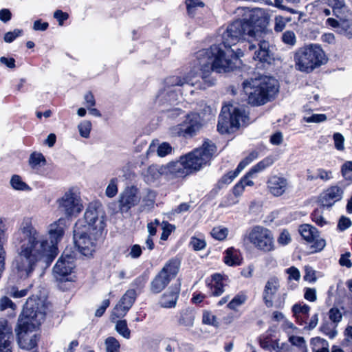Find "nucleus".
Here are the masks:
<instances>
[{
  "instance_id": "72a5a7b5",
  "label": "nucleus",
  "mask_w": 352,
  "mask_h": 352,
  "mask_svg": "<svg viewBox=\"0 0 352 352\" xmlns=\"http://www.w3.org/2000/svg\"><path fill=\"white\" fill-rule=\"evenodd\" d=\"M195 315L194 311L190 308L182 309L179 314V324L186 327L193 326Z\"/></svg>"
},
{
  "instance_id": "2f4dec72",
  "label": "nucleus",
  "mask_w": 352,
  "mask_h": 352,
  "mask_svg": "<svg viewBox=\"0 0 352 352\" xmlns=\"http://www.w3.org/2000/svg\"><path fill=\"white\" fill-rule=\"evenodd\" d=\"M157 151V154L160 157H164L168 154L170 153L172 151V147L167 142H163L160 144H158L157 142L153 141L147 151V154L149 155L155 151Z\"/></svg>"
},
{
  "instance_id": "de8ad7c7",
  "label": "nucleus",
  "mask_w": 352,
  "mask_h": 352,
  "mask_svg": "<svg viewBox=\"0 0 352 352\" xmlns=\"http://www.w3.org/2000/svg\"><path fill=\"white\" fill-rule=\"evenodd\" d=\"M243 170L240 168L238 166L235 170L230 171L227 174L224 175L221 179L219 180V184H230L242 171Z\"/></svg>"
},
{
  "instance_id": "6e6d98bb",
  "label": "nucleus",
  "mask_w": 352,
  "mask_h": 352,
  "mask_svg": "<svg viewBox=\"0 0 352 352\" xmlns=\"http://www.w3.org/2000/svg\"><path fill=\"white\" fill-rule=\"evenodd\" d=\"M333 139L334 141V146L338 151H344V138L340 133H335L333 135Z\"/></svg>"
},
{
  "instance_id": "e2e57ef3",
  "label": "nucleus",
  "mask_w": 352,
  "mask_h": 352,
  "mask_svg": "<svg viewBox=\"0 0 352 352\" xmlns=\"http://www.w3.org/2000/svg\"><path fill=\"white\" fill-rule=\"evenodd\" d=\"M190 244L195 250H201L206 247L205 241L197 237H192Z\"/></svg>"
},
{
  "instance_id": "5701e85b",
  "label": "nucleus",
  "mask_w": 352,
  "mask_h": 352,
  "mask_svg": "<svg viewBox=\"0 0 352 352\" xmlns=\"http://www.w3.org/2000/svg\"><path fill=\"white\" fill-rule=\"evenodd\" d=\"M280 282L276 277H271L266 282L263 292V298L267 307L273 306V300L278 294Z\"/></svg>"
},
{
  "instance_id": "864d4df0",
  "label": "nucleus",
  "mask_w": 352,
  "mask_h": 352,
  "mask_svg": "<svg viewBox=\"0 0 352 352\" xmlns=\"http://www.w3.org/2000/svg\"><path fill=\"white\" fill-rule=\"evenodd\" d=\"M282 41L286 45L294 46L296 43V37L294 32L289 30L285 32L282 36Z\"/></svg>"
},
{
  "instance_id": "c756f323",
  "label": "nucleus",
  "mask_w": 352,
  "mask_h": 352,
  "mask_svg": "<svg viewBox=\"0 0 352 352\" xmlns=\"http://www.w3.org/2000/svg\"><path fill=\"white\" fill-rule=\"evenodd\" d=\"M179 261L177 259L173 258L169 260L163 268L161 270L162 274H164L168 280H170L175 278L178 273L179 268Z\"/></svg>"
},
{
  "instance_id": "603ef678",
  "label": "nucleus",
  "mask_w": 352,
  "mask_h": 352,
  "mask_svg": "<svg viewBox=\"0 0 352 352\" xmlns=\"http://www.w3.org/2000/svg\"><path fill=\"white\" fill-rule=\"evenodd\" d=\"M169 133L172 136H183V137H188L187 134H186V130L184 128V123L171 126L169 129Z\"/></svg>"
},
{
  "instance_id": "a211bd4d",
  "label": "nucleus",
  "mask_w": 352,
  "mask_h": 352,
  "mask_svg": "<svg viewBox=\"0 0 352 352\" xmlns=\"http://www.w3.org/2000/svg\"><path fill=\"white\" fill-rule=\"evenodd\" d=\"M289 188V181L282 175H272L267 179V191L274 197H278L283 195Z\"/></svg>"
},
{
  "instance_id": "393cba45",
  "label": "nucleus",
  "mask_w": 352,
  "mask_h": 352,
  "mask_svg": "<svg viewBox=\"0 0 352 352\" xmlns=\"http://www.w3.org/2000/svg\"><path fill=\"white\" fill-rule=\"evenodd\" d=\"M343 189L338 186H333L329 188L322 195L321 202L323 206H331L336 201L342 199Z\"/></svg>"
},
{
  "instance_id": "13d9d810",
  "label": "nucleus",
  "mask_w": 352,
  "mask_h": 352,
  "mask_svg": "<svg viewBox=\"0 0 352 352\" xmlns=\"http://www.w3.org/2000/svg\"><path fill=\"white\" fill-rule=\"evenodd\" d=\"M23 31L21 30L15 29L12 32H8L4 35V41L6 43H12L15 38L22 35Z\"/></svg>"
},
{
  "instance_id": "3c124183",
  "label": "nucleus",
  "mask_w": 352,
  "mask_h": 352,
  "mask_svg": "<svg viewBox=\"0 0 352 352\" xmlns=\"http://www.w3.org/2000/svg\"><path fill=\"white\" fill-rule=\"evenodd\" d=\"M202 322L204 324L212 325L214 327H217L219 324L216 316L208 311H205L203 313Z\"/></svg>"
},
{
  "instance_id": "2eb2a0df",
  "label": "nucleus",
  "mask_w": 352,
  "mask_h": 352,
  "mask_svg": "<svg viewBox=\"0 0 352 352\" xmlns=\"http://www.w3.org/2000/svg\"><path fill=\"white\" fill-rule=\"evenodd\" d=\"M141 200L139 189L135 186L126 187L118 197L119 212L127 213L131 208L138 206Z\"/></svg>"
},
{
  "instance_id": "f257e3e1",
  "label": "nucleus",
  "mask_w": 352,
  "mask_h": 352,
  "mask_svg": "<svg viewBox=\"0 0 352 352\" xmlns=\"http://www.w3.org/2000/svg\"><path fill=\"white\" fill-rule=\"evenodd\" d=\"M65 229V219L60 217L47 226V239L36 229L31 218L23 219L14 234L16 256L12 263L21 277H28L41 261L52 262L58 254V244Z\"/></svg>"
},
{
  "instance_id": "e433bc0d",
  "label": "nucleus",
  "mask_w": 352,
  "mask_h": 352,
  "mask_svg": "<svg viewBox=\"0 0 352 352\" xmlns=\"http://www.w3.org/2000/svg\"><path fill=\"white\" fill-rule=\"evenodd\" d=\"M311 344L313 352H329V343L324 339L314 338L311 339Z\"/></svg>"
},
{
  "instance_id": "4c0bfd02",
  "label": "nucleus",
  "mask_w": 352,
  "mask_h": 352,
  "mask_svg": "<svg viewBox=\"0 0 352 352\" xmlns=\"http://www.w3.org/2000/svg\"><path fill=\"white\" fill-rule=\"evenodd\" d=\"M274 163V160L271 157H266L252 166L249 170V175H254L264 170Z\"/></svg>"
},
{
  "instance_id": "a878e982",
  "label": "nucleus",
  "mask_w": 352,
  "mask_h": 352,
  "mask_svg": "<svg viewBox=\"0 0 352 352\" xmlns=\"http://www.w3.org/2000/svg\"><path fill=\"white\" fill-rule=\"evenodd\" d=\"M180 292L179 284L175 285L169 288L161 297L160 303L164 308L175 307Z\"/></svg>"
},
{
  "instance_id": "ea45409f",
  "label": "nucleus",
  "mask_w": 352,
  "mask_h": 352,
  "mask_svg": "<svg viewBox=\"0 0 352 352\" xmlns=\"http://www.w3.org/2000/svg\"><path fill=\"white\" fill-rule=\"evenodd\" d=\"M118 179L111 178L105 189V195L109 198L114 197L118 192Z\"/></svg>"
},
{
  "instance_id": "1a4fd4ad",
  "label": "nucleus",
  "mask_w": 352,
  "mask_h": 352,
  "mask_svg": "<svg viewBox=\"0 0 352 352\" xmlns=\"http://www.w3.org/2000/svg\"><path fill=\"white\" fill-rule=\"evenodd\" d=\"M215 151V145L212 142L207 140L203 143L201 146L181 157L189 174H192L208 165Z\"/></svg>"
},
{
  "instance_id": "7ed1b4c3",
  "label": "nucleus",
  "mask_w": 352,
  "mask_h": 352,
  "mask_svg": "<svg viewBox=\"0 0 352 352\" xmlns=\"http://www.w3.org/2000/svg\"><path fill=\"white\" fill-rule=\"evenodd\" d=\"M34 302L35 300L32 298L27 300L19 318L18 329H16L18 344L20 348L25 350L36 346L38 338L36 329L45 318L43 305L39 306V303H36L34 307Z\"/></svg>"
},
{
  "instance_id": "5fc2aeb1",
  "label": "nucleus",
  "mask_w": 352,
  "mask_h": 352,
  "mask_svg": "<svg viewBox=\"0 0 352 352\" xmlns=\"http://www.w3.org/2000/svg\"><path fill=\"white\" fill-rule=\"evenodd\" d=\"M342 176L347 180L352 181V162L347 161L341 168Z\"/></svg>"
},
{
  "instance_id": "37998d69",
  "label": "nucleus",
  "mask_w": 352,
  "mask_h": 352,
  "mask_svg": "<svg viewBox=\"0 0 352 352\" xmlns=\"http://www.w3.org/2000/svg\"><path fill=\"white\" fill-rule=\"evenodd\" d=\"M92 129V124L89 120H83L78 125L79 134L82 138H89Z\"/></svg>"
},
{
  "instance_id": "6e6552de",
  "label": "nucleus",
  "mask_w": 352,
  "mask_h": 352,
  "mask_svg": "<svg viewBox=\"0 0 352 352\" xmlns=\"http://www.w3.org/2000/svg\"><path fill=\"white\" fill-rule=\"evenodd\" d=\"M251 39L244 45L249 51L255 50L253 58L261 63L270 64L274 60V54L268 38L272 34L270 30H250Z\"/></svg>"
},
{
  "instance_id": "dca6fc26",
  "label": "nucleus",
  "mask_w": 352,
  "mask_h": 352,
  "mask_svg": "<svg viewBox=\"0 0 352 352\" xmlns=\"http://www.w3.org/2000/svg\"><path fill=\"white\" fill-rule=\"evenodd\" d=\"M75 267L74 258L64 254L58 259L53 267L54 275L58 280H62L65 278L69 280V278L67 276L74 272Z\"/></svg>"
},
{
  "instance_id": "58836bf2",
  "label": "nucleus",
  "mask_w": 352,
  "mask_h": 352,
  "mask_svg": "<svg viewBox=\"0 0 352 352\" xmlns=\"http://www.w3.org/2000/svg\"><path fill=\"white\" fill-rule=\"evenodd\" d=\"M247 299V296L244 293L241 292L228 302L227 307L231 310L236 311L239 307L246 302Z\"/></svg>"
},
{
  "instance_id": "6ab92c4d",
  "label": "nucleus",
  "mask_w": 352,
  "mask_h": 352,
  "mask_svg": "<svg viewBox=\"0 0 352 352\" xmlns=\"http://www.w3.org/2000/svg\"><path fill=\"white\" fill-rule=\"evenodd\" d=\"M12 327L3 318L0 319V352H12Z\"/></svg>"
},
{
  "instance_id": "79ce46f5",
  "label": "nucleus",
  "mask_w": 352,
  "mask_h": 352,
  "mask_svg": "<svg viewBox=\"0 0 352 352\" xmlns=\"http://www.w3.org/2000/svg\"><path fill=\"white\" fill-rule=\"evenodd\" d=\"M186 8L190 16H194L199 8H204V3L201 0H186Z\"/></svg>"
},
{
  "instance_id": "774afa93",
  "label": "nucleus",
  "mask_w": 352,
  "mask_h": 352,
  "mask_svg": "<svg viewBox=\"0 0 352 352\" xmlns=\"http://www.w3.org/2000/svg\"><path fill=\"white\" fill-rule=\"evenodd\" d=\"M16 305L12 302V300L6 297H2L0 299V309L1 310H4L7 308H11L12 309H15Z\"/></svg>"
},
{
  "instance_id": "a19ab883",
  "label": "nucleus",
  "mask_w": 352,
  "mask_h": 352,
  "mask_svg": "<svg viewBox=\"0 0 352 352\" xmlns=\"http://www.w3.org/2000/svg\"><path fill=\"white\" fill-rule=\"evenodd\" d=\"M106 352H120V344L114 337L109 336L104 340Z\"/></svg>"
},
{
  "instance_id": "412c9836",
  "label": "nucleus",
  "mask_w": 352,
  "mask_h": 352,
  "mask_svg": "<svg viewBox=\"0 0 352 352\" xmlns=\"http://www.w3.org/2000/svg\"><path fill=\"white\" fill-rule=\"evenodd\" d=\"M338 20L329 18L327 19V24L336 28L337 32L346 36H352V14L349 12L342 16L338 17Z\"/></svg>"
},
{
  "instance_id": "aec40b11",
  "label": "nucleus",
  "mask_w": 352,
  "mask_h": 352,
  "mask_svg": "<svg viewBox=\"0 0 352 352\" xmlns=\"http://www.w3.org/2000/svg\"><path fill=\"white\" fill-rule=\"evenodd\" d=\"M135 299L136 292L134 289L127 290L114 307L112 316L124 317L135 302Z\"/></svg>"
},
{
  "instance_id": "09e8293b",
  "label": "nucleus",
  "mask_w": 352,
  "mask_h": 352,
  "mask_svg": "<svg viewBox=\"0 0 352 352\" xmlns=\"http://www.w3.org/2000/svg\"><path fill=\"white\" fill-rule=\"evenodd\" d=\"M228 234V228L225 227H215L211 231V234L214 239L221 241L226 238Z\"/></svg>"
},
{
  "instance_id": "473e14b6",
  "label": "nucleus",
  "mask_w": 352,
  "mask_h": 352,
  "mask_svg": "<svg viewBox=\"0 0 352 352\" xmlns=\"http://www.w3.org/2000/svg\"><path fill=\"white\" fill-rule=\"evenodd\" d=\"M169 282L168 278L160 272L151 283V290L154 294H158L166 287Z\"/></svg>"
},
{
  "instance_id": "f8f14e48",
  "label": "nucleus",
  "mask_w": 352,
  "mask_h": 352,
  "mask_svg": "<svg viewBox=\"0 0 352 352\" xmlns=\"http://www.w3.org/2000/svg\"><path fill=\"white\" fill-rule=\"evenodd\" d=\"M102 234H96V232H89L82 228L80 223H76L74 230V240L75 245L80 253L89 257L96 250V241Z\"/></svg>"
},
{
  "instance_id": "bb28decb",
  "label": "nucleus",
  "mask_w": 352,
  "mask_h": 352,
  "mask_svg": "<svg viewBox=\"0 0 352 352\" xmlns=\"http://www.w3.org/2000/svg\"><path fill=\"white\" fill-rule=\"evenodd\" d=\"M228 282V276L220 274H213L211 283L209 284L212 295L215 296H221L224 292V287L227 285Z\"/></svg>"
},
{
  "instance_id": "cd10ccee",
  "label": "nucleus",
  "mask_w": 352,
  "mask_h": 352,
  "mask_svg": "<svg viewBox=\"0 0 352 352\" xmlns=\"http://www.w3.org/2000/svg\"><path fill=\"white\" fill-rule=\"evenodd\" d=\"M165 87L157 96L158 102L161 104L174 103L178 100V94L173 87L175 86H167L164 82Z\"/></svg>"
},
{
  "instance_id": "7c9ffc66",
  "label": "nucleus",
  "mask_w": 352,
  "mask_h": 352,
  "mask_svg": "<svg viewBox=\"0 0 352 352\" xmlns=\"http://www.w3.org/2000/svg\"><path fill=\"white\" fill-rule=\"evenodd\" d=\"M223 261L229 266H236L241 264V254L234 248H229L225 251Z\"/></svg>"
},
{
  "instance_id": "423d86ee",
  "label": "nucleus",
  "mask_w": 352,
  "mask_h": 352,
  "mask_svg": "<svg viewBox=\"0 0 352 352\" xmlns=\"http://www.w3.org/2000/svg\"><path fill=\"white\" fill-rule=\"evenodd\" d=\"M296 68L300 72L310 73L327 62V56L317 44L300 47L294 54Z\"/></svg>"
},
{
  "instance_id": "20e7f679",
  "label": "nucleus",
  "mask_w": 352,
  "mask_h": 352,
  "mask_svg": "<svg viewBox=\"0 0 352 352\" xmlns=\"http://www.w3.org/2000/svg\"><path fill=\"white\" fill-rule=\"evenodd\" d=\"M250 30H254L249 23L243 19L236 20L228 26L226 30L222 34V43L227 49L226 52L217 45L222 50L227 59L232 61L230 57L239 58L243 56L244 50L239 48L232 49V47L246 39V36H248V41H249L251 39ZM232 64L234 67V63Z\"/></svg>"
},
{
  "instance_id": "c03bdc74",
  "label": "nucleus",
  "mask_w": 352,
  "mask_h": 352,
  "mask_svg": "<svg viewBox=\"0 0 352 352\" xmlns=\"http://www.w3.org/2000/svg\"><path fill=\"white\" fill-rule=\"evenodd\" d=\"M29 163L32 168H38L45 164V160L41 153H33L30 157Z\"/></svg>"
},
{
  "instance_id": "0eeeda50",
  "label": "nucleus",
  "mask_w": 352,
  "mask_h": 352,
  "mask_svg": "<svg viewBox=\"0 0 352 352\" xmlns=\"http://www.w3.org/2000/svg\"><path fill=\"white\" fill-rule=\"evenodd\" d=\"M248 120V115L244 107L233 104L224 106L219 116L217 130L222 134L229 133L247 124Z\"/></svg>"
},
{
  "instance_id": "49530a36",
  "label": "nucleus",
  "mask_w": 352,
  "mask_h": 352,
  "mask_svg": "<svg viewBox=\"0 0 352 352\" xmlns=\"http://www.w3.org/2000/svg\"><path fill=\"white\" fill-rule=\"evenodd\" d=\"M116 330L120 336L124 338L129 339L130 338L131 331L127 327L126 320H118L116 324Z\"/></svg>"
},
{
  "instance_id": "f704fd0d",
  "label": "nucleus",
  "mask_w": 352,
  "mask_h": 352,
  "mask_svg": "<svg viewBox=\"0 0 352 352\" xmlns=\"http://www.w3.org/2000/svg\"><path fill=\"white\" fill-rule=\"evenodd\" d=\"M325 3L333 9V14L338 17L349 12L344 0H324Z\"/></svg>"
},
{
  "instance_id": "8fccbe9b",
  "label": "nucleus",
  "mask_w": 352,
  "mask_h": 352,
  "mask_svg": "<svg viewBox=\"0 0 352 352\" xmlns=\"http://www.w3.org/2000/svg\"><path fill=\"white\" fill-rule=\"evenodd\" d=\"M312 221L316 223L318 226L322 227L328 225L329 223L322 216V211L320 209H316L311 214Z\"/></svg>"
},
{
  "instance_id": "bf43d9fd",
  "label": "nucleus",
  "mask_w": 352,
  "mask_h": 352,
  "mask_svg": "<svg viewBox=\"0 0 352 352\" xmlns=\"http://www.w3.org/2000/svg\"><path fill=\"white\" fill-rule=\"evenodd\" d=\"M245 178H241L240 181L235 184L233 188L232 192L235 197H239L242 195L245 190Z\"/></svg>"
},
{
  "instance_id": "680f3d73",
  "label": "nucleus",
  "mask_w": 352,
  "mask_h": 352,
  "mask_svg": "<svg viewBox=\"0 0 352 352\" xmlns=\"http://www.w3.org/2000/svg\"><path fill=\"white\" fill-rule=\"evenodd\" d=\"M303 120L307 123H320L325 121L327 116L325 114H313L311 116L304 117Z\"/></svg>"
},
{
  "instance_id": "b1692460",
  "label": "nucleus",
  "mask_w": 352,
  "mask_h": 352,
  "mask_svg": "<svg viewBox=\"0 0 352 352\" xmlns=\"http://www.w3.org/2000/svg\"><path fill=\"white\" fill-rule=\"evenodd\" d=\"M183 123L186 130V134H187L188 137L196 135L204 125V121L200 115L193 112L186 116Z\"/></svg>"
},
{
  "instance_id": "69168bd1",
  "label": "nucleus",
  "mask_w": 352,
  "mask_h": 352,
  "mask_svg": "<svg viewBox=\"0 0 352 352\" xmlns=\"http://www.w3.org/2000/svg\"><path fill=\"white\" fill-rule=\"evenodd\" d=\"M274 30L277 32H282L285 28V21L284 17L282 16H276L274 19Z\"/></svg>"
},
{
  "instance_id": "ddd939ff",
  "label": "nucleus",
  "mask_w": 352,
  "mask_h": 352,
  "mask_svg": "<svg viewBox=\"0 0 352 352\" xmlns=\"http://www.w3.org/2000/svg\"><path fill=\"white\" fill-rule=\"evenodd\" d=\"M76 223H80L82 228L89 232H96V234H102L105 227L103 212L94 204H90L87 208L84 221H78Z\"/></svg>"
},
{
  "instance_id": "9d476101",
  "label": "nucleus",
  "mask_w": 352,
  "mask_h": 352,
  "mask_svg": "<svg viewBox=\"0 0 352 352\" xmlns=\"http://www.w3.org/2000/svg\"><path fill=\"white\" fill-rule=\"evenodd\" d=\"M243 241L264 252L274 250V239L272 231L261 226H254L247 231Z\"/></svg>"
},
{
  "instance_id": "4468645a",
  "label": "nucleus",
  "mask_w": 352,
  "mask_h": 352,
  "mask_svg": "<svg viewBox=\"0 0 352 352\" xmlns=\"http://www.w3.org/2000/svg\"><path fill=\"white\" fill-rule=\"evenodd\" d=\"M237 10L239 14L244 12L243 20L249 23L254 31L269 30L266 27L269 24L270 16L265 10L262 8L249 10L246 8H239Z\"/></svg>"
},
{
  "instance_id": "9b49d317",
  "label": "nucleus",
  "mask_w": 352,
  "mask_h": 352,
  "mask_svg": "<svg viewBox=\"0 0 352 352\" xmlns=\"http://www.w3.org/2000/svg\"><path fill=\"white\" fill-rule=\"evenodd\" d=\"M58 209L66 217L77 216L83 209L80 190L72 186L56 200Z\"/></svg>"
},
{
  "instance_id": "a18cd8bd",
  "label": "nucleus",
  "mask_w": 352,
  "mask_h": 352,
  "mask_svg": "<svg viewBox=\"0 0 352 352\" xmlns=\"http://www.w3.org/2000/svg\"><path fill=\"white\" fill-rule=\"evenodd\" d=\"M310 307L306 304H295L292 307V311L296 318L307 316L309 312Z\"/></svg>"
},
{
  "instance_id": "f03ea898",
  "label": "nucleus",
  "mask_w": 352,
  "mask_h": 352,
  "mask_svg": "<svg viewBox=\"0 0 352 352\" xmlns=\"http://www.w3.org/2000/svg\"><path fill=\"white\" fill-rule=\"evenodd\" d=\"M197 63L184 77L170 76L165 79L167 86H183L186 84L205 89L215 83L210 77L212 72H228L234 69L232 61L227 59L224 53L217 46L203 49L196 54Z\"/></svg>"
},
{
  "instance_id": "c9c22d12",
  "label": "nucleus",
  "mask_w": 352,
  "mask_h": 352,
  "mask_svg": "<svg viewBox=\"0 0 352 352\" xmlns=\"http://www.w3.org/2000/svg\"><path fill=\"white\" fill-rule=\"evenodd\" d=\"M10 184L12 188L15 190L19 191H30L31 188L25 182L23 181L21 176L14 175L12 176Z\"/></svg>"
},
{
  "instance_id": "052dcab7",
  "label": "nucleus",
  "mask_w": 352,
  "mask_h": 352,
  "mask_svg": "<svg viewBox=\"0 0 352 352\" xmlns=\"http://www.w3.org/2000/svg\"><path fill=\"white\" fill-rule=\"evenodd\" d=\"M289 340L292 345L302 349H306V342L303 337L292 336L289 337Z\"/></svg>"
},
{
  "instance_id": "c85d7f7f",
  "label": "nucleus",
  "mask_w": 352,
  "mask_h": 352,
  "mask_svg": "<svg viewBox=\"0 0 352 352\" xmlns=\"http://www.w3.org/2000/svg\"><path fill=\"white\" fill-rule=\"evenodd\" d=\"M165 177L164 165H151L144 175V179L147 183H153L157 180L160 177Z\"/></svg>"
},
{
  "instance_id": "0e129e2a",
  "label": "nucleus",
  "mask_w": 352,
  "mask_h": 352,
  "mask_svg": "<svg viewBox=\"0 0 352 352\" xmlns=\"http://www.w3.org/2000/svg\"><path fill=\"white\" fill-rule=\"evenodd\" d=\"M278 243L281 245H286L291 241V236L287 230H284L280 234L278 239Z\"/></svg>"
},
{
  "instance_id": "338daca9",
  "label": "nucleus",
  "mask_w": 352,
  "mask_h": 352,
  "mask_svg": "<svg viewBox=\"0 0 352 352\" xmlns=\"http://www.w3.org/2000/svg\"><path fill=\"white\" fill-rule=\"evenodd\" d=\"M329 314L330 320L333 322H339L342 320V314L338 308H331Z\"/></svg>"
},
{
  "instance_id": "4be33fe9",
  "label": "nucleus",
  "mask_w": 352,
  "mask_h": 352,
  "mask_svg": "<svg viewBox=\"0 0 352 352\" xmlns=\"http://www.w3.org/2000/svg\"><path fill=\"white\" fill-rule=\"evenodd\" d=\"M165 177L167 179L183 178L190 175L182 157L177 162L164 164Z\"/></svg>"
},
{
  "instance_id": "f3484780",
  "label": "nucleus",
  "mask_w": 352,
  "mask_h": 352,
  "mask_svg": "<svg viewBox=\"0 0 352 352\" xmlns=\"http://www.w3.org/2000/svg\"><path fill=\"white\" fill-rule=\"evenodd\" d=\"M298 231L302 237L308 243H312L314 252H320L326 246V241L320 237L319 232L311 225L303 224L299 227Z\"/></svg>"
},
{
  "instance_id": "4d7b16f0",
  "label": "nucleus",
  "mask_w": 352,
  "mask_h": 352,
  "mask_svg": "<svg viewBox=\"0 0 352 352\" xmlns=\"http://www.w3.org/2000/svg\"><path fill=\"white\" fill-rule=\"evenodd\" d=\"M162 233L161 235L162 240H166L168 236L170 234L173 230L175 229V226L170 224L167 221H163L162 223Z\"/></svg>"
},
{
  "instance_id": "39448f33",
  "label": "nucleus",
  "mask_w": 352,
  "mask_h": 352,
  "mask_svg": "<svg viewBox=\"0 0 352 352\" xmlns=\"http://www.w3.org/2000/svg\"><path fill=\"white\" fill-rule=\"evenodd\" d=\"M243 85L248 96V102L253 105L266 103L278 92V82L268 76L245 80Z\"/></svg>"
}]
</instances>
